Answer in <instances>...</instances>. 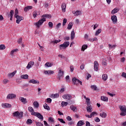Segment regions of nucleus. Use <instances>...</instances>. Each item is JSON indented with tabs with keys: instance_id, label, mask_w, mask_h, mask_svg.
Wrapping results in <instances>:
<instances>
[{
	"instance_id": "f257e3e1",
	"label": "nucleus",
	"mask_w": 126,
	"mask_h": 126,
	"mask_svg": "<svg viewBox=\"0 0 126 126\" xmlns=\"http://www.w3.org/2000/svg\"><path fill=\"white\" fill-rule=\"evenodd\" d=\"M119 108L120 110V116H123L125 117L126 116V105H122L120 106Z\"/></svg>"
},
{
	"instance_id": "f03ea898",
	"label": "nucleus",
	"mask_w": 126,
	"mask_h": 126,
	"mask_svg": "<svg viewBox=\"0 0 126 126\" xmlns=\"http://www.w3.org/2000/svg\"><path fill=\"white\" fill-rule=\"evenodd\" d=\"M46 21V18H43L42 19L39 20L38 22H36L34 25H35L36 27H37V28H39L40 26L44 23Z\"/></svg>"
},
{
	"instance_id": "7ed1b4c3",
	"label": "nucleus",
	"mask_w": 126,
	"mask_h": 126,
	"mask_svg": "<svg viewBox=\"0 0 126 126\" xmlns=\"http://www.w3.org/2000/svg\"><path fill=\"white\" fill-rule=\"evenodd\" d=\"M32 116H35V117H38V118L40 120L41 122H43V121H44V117H43V115H42L40 113H33L32 114Z\"/></svg>"
},
{
	"instance_id": "20e7f679",
	"label": "nucleus",
	"mask_w": 126,
	"mask_h": 126,
	"mask_svg": "<svg viewBox=\"0 0 126 126\" xmlns=\"http://www.w3.org/2000/svg\"><path fill=\"white\" fill-rule=\"evenodd\" d=\"M69 46V42L66 41L64 42L63 44H61L59 46V47L61 50H64L66 48H67Z\"/></svg>"
},
{
	"instance_id": "39448f33",
	"label": "nucleus",
	"mask_w": 126,
	"mask_h": 126,
	"mask_svg": "<svg viewBox=\"0 0 126 126\" xmlns=\"http://www.w3.org/2000/svg\"><path fill=\"white\" fill-rule=\"evenodd\" d=\"M72 82H73L74 84L75 85H77L78 83H80L81 85H82V82L80 81L79 80L76 79V78L74 77L72 79Z\"/></svg>"
},
{
	"instance_id": "423d86ee",
	"label": "nucleus",
	"mask_w": 126,
	"mask_h": 126,
	"mask_svg": "<svg viewBox=\"0 0 126 126\" xmlns=\"http://www.w3.org/2000/svg\"><path fill=\"white\" fill-rule=\"evenodd\" d=\"M16 98V94H7V99H12Z\"/></svg>"
},
{
	"instance_id": "0eeeda50",
	"label": "nucleus",
	"mask_w": 126,
	"mask_h": 126,
	"mask_svg": "<svg viewBox=\"0 0 126 126\" xmlns=\"http://www.w3.org/2000/svg\"><path fill=\"white\" fill-rule=\"evenodd\" d=\"M15 17L17 19L16 23H17V24H19V23H20V21H21V20H23V19H24L23 17L20 16L19 15L16 16Z\"/></svg>"
},
{
	"instance_id": "6e6552de",
	"label": "nucleus",
	"mask_w": 126,
	"mask_h": 126,
	"mask_svg": "<svg viewBox=\"0 0 126 126\" xmlns=\"http://www.w3.org/2000/svg\"><path fill=\"white\" fill-rule=\"evenodd\" d=\"M1 106L2 108H4L5 109H9V108H11V104L9 103H2Z\"/></svg>"
},
{
	"instance_id": "1a4fd4ad",
	"label": "nucleus",
	"mask_w": 126,
	"mask_h": 126,
	"mask_svg": "<svg viewBox=\"0 0 126 126\" xmlns=\"http://www.w3.org/2000/svg\"><path fill=\"white\" fill-rule=\"evenodd\" d=\"M111 20L113 23V24H117V22H118V18H117V16L113 15L111 16Z\"/></svg>"
},
{
	"instance_id": "9d476101",
	"label": "nucleus",
	"mask_w": 126,
	"mask_h": 126,
	"mask_svg": "<svg viewBox=\"0 0 126 126\" xmlns=\"http://www.w3.org/2000/svg\"><path fill=\"white\" fill-rule=\"evenodd\" d=\"M41 14V12L40 11H34L32 14V16L34 18H36L38 15Z\"/></svg>"
},
{
	"instance_id": "9b49d317",
	"label": "nucleus",
	"mask_w": 126,
	"mask_h": 126,
	"mask_svg": "<svg viewBox=\"0 0 126 126\" xmlns=\"http://www.w3.org/2000/svg\"><path fill=\"white\" fill-rule=\"evenodd\" d=\"M99 64L98 63V62L95 61L94 62V69L95 71H98L99 70Z\"/></svg>"
},
{
	"instance_id": "f8f14e48",
	"label": "nucleus",
	"mask_w": 126,
	"mask_h": 126,
	"mask_svg": "<svg viewBox=\"0 0 126 126\" xmlns=\"http://www.w3.org/2000/svg\"><path fill=\"white\" fill-rule=\"evenodd\" d=\"M33 65H34V62L30 61L28 64V65L27 66L26 68L28 69H30L31 67H33Z\"/></svg>"
},
{
	"instance_id": "ddd939ff",
	"label": "nucleus",
	"mask_w": 126,
	"mask_h": 126,
	"mask_svg": "<svg viewBox=\"0 0 126 126\" xmlns=\"http://www.w3.org/2000/svg\"><path fill=\"white\" fill-rule=\"evenodd\" d=\"M63 99H66L67 100H70V99H71L72 98V96L71 95L67 94L63 95Z\"/></svg>"
},
{
	"instance_id": "4468645a",
	"label": "nucleus",
	"mask_w": 126,
	"mask_h": 126,
	"mask_svg": "<svg viewBox=\"0 0 126 126\" xmlns=\"http://www.w3.org/2000/svg\"><path fill=\"white\" fill-rule=\"evenodd\" d=\"M54 71L53 70H44V73L47 74V75H51V74H54Z\"/></svg>"
},
{
	"instance_id": "2eb2a0df",
	"label": "nucleus",
	"mask_w": 126,
	"mask_h": 126,
	"mask_svg": "<svg viewBox=\"0 0 126 126\" xmlns=\"http://www.w3.org/2000/svg\"><path fill=\"white\" fill-rule=\"evenodd\" d=\"M61 7L62 11L63 12H65V9L66 8V4H65V3H63L61 5Z\"/></svg>"
},
{
	"instance_id": "dca6fc26",
	"label": "nucleus",
	"mask_w": 126,
	"mask_h": 126,
	"mask_svg": "<svg viewBox=\"0 0 126 126\" xmlns=\"http://www.w3.org/2000/svg\"><path fill=\"white\" fill-rule=\"evenodd\" d=\"M16 72H17V71L16 70L12 73H8L7 74L8 77H10L11 78H12V77H13V76H14V75H15V74L16 73Z\"/></svg>"
},
{
	"instance_id": "f3484780",
	"label": "nucleus",
	"mask_w": 126,
	"mask_h": 126,
	"mask_svg": "<svg viewBox=\"0 0 126 126\" xmlns=\"http://www.w3.org/2000/svg\"><path fill=\"white\" fill-rule=\"evenodd\" d=\"M63 71L62 70V69H60L58 72V77L59 79L62 77V76H63Z\"/></svg>"
},
{
	"instance_id": "a211bd4d",
	"label": "nucleus",
	"mask_w": 126,
	"mask_h": 126,
	"mask_svg": "<svg viewBox=\"0 0 126 126\" xmlns=\"http://www.w3.org/2000/svg\"><path fill=\"white\" fill-rule=\"evenodd\" d=\"M20 101L22 102V103L24 104H26L27 103V100L26 98H25L24 97H20Z\"/></svg>"
},
{
	"instance_id": "6ab92c4d",
	"label": "nucleus",
	"mask_w": 126,
	"mask_h": 126,
	"mask_svg": "<svg viewBox=\"0 0 126 126\" xmlns=\"http://www.w3.org/2000/svg\"><path fill=\"white\" fill-rule=\"evenodd\" d=\"M87 110L89 113H91L92 112V106L91 105H89L87 106Z\"/></svg>"
},
{
	"instance_id": "aec40b11",
	"label": "nucleus",
	"mask_w": 126,
	"mask_h": 126,
	"mask_svg": "<svg viewBox=\"0 0 126 126\" xmlns=\"http://www.w3.org/2000/svg\"><path fill=\"white\" fill-rule=\"evenodd\" d=\"M33 8V7L32 6H28L24 8V11L25 12H27V11L30 10V9H32Z\"/></svg>"
},
{
	"instance_id": "412c9836",
	"label": "nucleus",
	"mask_w": 126,
	"mask_h": 126,
	"mask_svg": "<svg viewBox=\"0 0 126 126\" xmlns=\"http://www.w3.org/2000/svg\"><path fill=\"white\" fill-rule=\"evenodd\" d=\"M54 65V63H49L47 62L45 64V66L46 67H51V66H53Z\"/></svg>"
},
{
	"instance_id": "4be33fe9",
	"label": "nucleus",
	"mask_w": 126,
	"mask_h": 126,
	"mask_svg": "<svg viewBox=\"0 0 126 126\" xmlns=\"http://www.w3.org/2000/svg\"><path fill=\"white\" fill-rule=\"evenodd\" d=\"M13 14H14V11L11 10L10 12V15H8V17H10V20H12Z\"/></svg>"
},
{
	"instance_id": "5701e85b",
	"label": "nucleus",
	"mask_w": 126,
	"mask_h": 126,
	"mask_svg": "<svg viewBox=\"0 0 126 126\" xmlns=\"http://www.w3.org/2000/svg\"><path fill=\"white\" fill-rule=\"evenodd\" d=\"M29 83H32V84H36V83H39L38 81L35 79H32L29 81Z\"/></svg>"
},
{
	"instance_id": "b1692460",
	"label": "nucleus",
	"mask_w": 126,
	"mask_h": 126,
	"mask_svg": "<svg viewBox=\"0 0 126 126\" xmlns=\"http://www.w3.org/2000/svg\"><path fill=\"white\" fill-rule=\"evenodd\" d=\"M120 8H115L112 11L111 13L112 14H115V13H117L118 11H119Z\"/></svg>"
},
{
	"instance_id": "393cba45",
	"label": "nucleus",
	"mask_w": 126,
	"mask_h": 126,
	"mask_svg": "<svg viewBox=\"0 0 126 126\" xmlns=\"http://www.w3.org/2000/svg\"><path fill=\"white\" fill-rule=\"evenodd\" d=\"M28 110H29V112H30V113H31L32 116L33 113H36V112H34V109H33V107H32L31 106L29 107Z\"/></svg>"
},
{
	"instance_id": "a878e982",
	"label": "nucleus",
	"mask_w": 126,
	"mask_h": 126,
	"mask_svg": "<svg viewBox=\"0 0 126 126\" xmlns=\"http://www.w3.org/2000/svg\"><path fill=\"white\" fill-rule=\"evenodd\" d=\"M72 26H73V23L70 22L68 25L67 29H68V30H70V29H71V28H72Z\"/></svg>"
},
{
	"instance_id": "bb28decb",
	"label": "nucleus",
	"mask_w": 126,
	"mask_h": 126,
	"mask_svg": "<svg viewBox=\"0 0 126 126\" xmlns=\"http://www.w3.org/2000/svg\"><path fill=\"white\" fill-rule=\"evenodd\" d=\"M100 99L102 101H104V102H108V99L107 96H101Z\"/></svg>"
},
{
	"instance_id": "cd10ccee",
	"label": "nucleus",
	"mask_w": 126,
	"mask_h": 126,
	"mask_svg": "<svg viewBox=\"0 0 126 126\" xmlns=\"http://www.w3.org/2000/svg\"><path fill=\"white\" fill-rule=\"evenodd\" d=\"M102 77L103 80H104V81H106V80L108 79V75H107L106 74H103L102 75Z\"/></svg>"
},
{
	"instance_id": "c85d7f7f",
	"label": "nucleus",
	"mask_w": 126,
	"mask_h": 126,
	"mask_svg": "<svg viewBox=\"0 0 126 126\" xmlns=\"http://www.w3.org/2000/svg\"><path fill=\"white\" fill-rule=\"evenodd\" d=\"M75 37V33L74 32V31H72L71 32V39L73 40Z\"/></svg>"
},
{
	"instance_id": "c756f323",
	"label": "nucleus",
	"mask_w": 126,
	"mask_h": 126,
	"mask_svg": "<svg viewBox=\"0 0 126 126\" xmlns=\"http://www.w3.org/2000/svg\"><path fill=\"white\" fill-rule=\"evenodd\" d=\"M83 125H84V122L83 121H79L77 124V126H82Z\"/></svg>"
},
{
	"instance_id": "7c9ffc66",
	"label": "nucleus",
	"mask_w": 126,
	"mask_h": 126,
	"mask_svg": "<svg viewBox=\"0 0 126 126\" xmlns=\"http://www.w3.org/2000/svg\"><path fill=\"white\" fill-rule=\"evenodd\" d=\"M59 97H60L59 94H52L51 95V98H59Z\"/></svg>"
},
{
	"instance_id": "2f4dec72",
	"label": "nucleus",
	"mask_w": 126,
	"mask_h": 126,
	"mask_svg": "<svg viewBox=\"0 0 126 126\" xmlns=\"http://www.w3.org/2000/svg\"><path fill=\"white\" fill-rule=\"evenodd\" d=\"M102 32V30L101 29H99L98 30H97L95 32V33L94 34V36H98L100 33Z\"/></svg>"
},
{
	"instance_id": "473e14b6",
	"label": "nucleus",
	"mask_w": 126,
	"mask_h": 126,
	"mask_svg": "<svg viewBox=\"0 0 126 126\" xmlns=\"http://www.w3.org/2000/svg\"><path fill=\"white\" fill-rule=\"evenodd\" d=\"M29 76L27 74L22 75L21 76L22 79H28Z\"/></svg>"
},
{
	"instance_id": "72a5a7b5",
	"label": "nucleus",
	"mask_w": 126,
	"mask_h": 126,
	"mask_svg": "<svg viewBox=\"0 0 126 126\" xmlns=\"http://www.w3.org/2000/svg\"><path fill=\"white\" fill-rule=\"evenodd\" d=\"M73 14H74L75 16H78V15H80V14H81V12L80 11L77 10L73 13Z\"/></svg>"
},
{
	"instance_id": "f704fd0d",
	"label": "nucleus",
	"mask_w": 126,
	"mask_h": 126,
	"mask_svg": "<svg viewBox=\"0 0 126 126\" xmlns=\"http://www.w3.org/2000/svg\"><path fill=\"white\" fill-rule=\"evenodd\" d=\"M91 88H92V89H94V91H98V90H99L97 89V87L95 85H92L91 86Z\"/></svg>"
},
{
	"instance_id": "c9c22d12",
	"label": "nucleus",
	"mask_w": 126,
	"mask_h": 126,
	"mask_svg": "<svg viewBox=\"0 0 126 126\" xmlns=\"http://www.w3.org/2000/svg\"><path fill=\"white\" fill-rule=\"evenodd\" d=\"M13 117H16L19 118V112L16 111L13 113Z\"/></svg>"
},
{
	"instance_id": "e433bc0d",
	"label": "nucleus",
	"mask_w": 126,
	"mask_h": 126,
	"mask_svg": "<svg viewBox=\"0 0 126 126\" xmlns=\"http://www.w3.org/2000/svg\"><path fill=\"white\" fill-rule=\"evenodd\" d=\"M44 108L46 110H47L48 111H50V107L48 106V104L46 103H45L43 105Z\"/></svg>"
},
{
	"instance_id": "4c0bfd02",
	"label": "nucleus",
	"mask_w": 126,
	"mask_h": 126,
	"mask_svg": "<svg viewBox=\"0 0 126 126\" xmlns=\"http://www.w3.org/2000/svg\"><path fill=\"white\" fill-rule=\"evenodd\" d=\"M99 116H100L101 118H106V117H107V113L102 112V113H100Z\"/></svg>"
},
{
	"instance_id": "58836bf2",
	"label": "nucleus",
	"mask_w": 126,
	"mask_h": 126,
	"mask_svg": "<svg viewBox=\"0 0 126 126\" xmlns=\"http://www.w3.org/2000/svg\"><path fill=\"white\" fill-rule=\"evenodd\" d=\"M62 107H64V106H67L68 105V103L65 101H62L61 103Z\"/></svg>"
},
{
	"instance_id": "ea45409f",
	"label": "nucleus",
	"mask_w": 126,
	"mask_h": 126,
	"mask_svg": "<svg viewBox=\"0 0 126 126\" xmlns=\"http://www.w3.org/2000/svg\"><path fill=\"white\" fill-rule=\"evenodd\" d=\"M42 17H46V18H52V15L49 14H44L42 16Z\"/></svg>"
},
{
	"instance_id": "a19ab883",
	"label": "nucleus",
	"mask_w": 126,
	"mask_h": 126,
	"mask_svg": "<svg viewBox=\"0 0 126 126\" xmlns=\"http://www.w3.org/2000/svg\"><path fill=\"white\" fill-rule=\"evenodd\" d=\"M33 106L34 108H38L39 107V103L37 101H34L33 102Z\"/></svg>"
},
{
	"instance_id": "79ce46f5",
	"label": "nucleus",
	"mask_w": 126,
	"mask_h": 126,
	"mask_svg": "<svg viewBox=\"0 0 126 126\" xmlns=\"http://www.w3.org/2000/svg\"><path fill=\"white\" fill-rule=\"evenodd\" d=\"M70 109H71L72 110V111H73V112H75V111H76V110H77L76 106H70Z\"/></svg>"
},
{
	"instance_id": "37998d69",
	"label": "nucleus",
	"mask_w": 126,
	"mask_h": 126,
	"mask_svg": "<svg viewBox=\"0 0 126 126\" xmlns=\"http://www.w3.org/2000/svg\"><path fill=\"white\" fill-rule=\"evenodd\" d=\"M88 46L87 45L84 44L82 47V51H85L87 49Z\"/></svg>"
},
{
	"instance_id": "c03bdc74",
	"label": "nucleus",
	"mask_w": 126,
	"mask_h": 126,
	"mask_svg": "<svg viewBox=\"0 0 126 126\" xmlns=\"http://www.w3.org/2000/svg\"><path fill=\"white\" fill-rule=\"evenodd\" d=\"M33 123V121L31 119H29L27 121V125H31Z\"/></svg>"
},
{
	"instance_id": "a18cd8bd",
	"label": "nucleus",
	"mask_w": 126,
	"mask_h": 126,
	"mask_svg": "<svg viewBox=\"0 0 126 126\" xmlns=\"http://www.w3.org/2000/svg\"><path fill=\"white\" fill-rule=\"evenodd\" d=\"M35 124L36 126H44V125H43L42 123L40 122H35Z\"/></svg>"
},
{
	"instance_id": "49530a36",
	"label": "nucleus",
	"mask_w": 126,
	"mask_h": 126,
	"mask_svg": "<svg viewBox=\"0 0 126 126\" xmlns=\"http://www.w3.org/2000/svg\"><path fill=\"white\" fill-rule=\"evenodd\" d=\"M18 49H14L11 51L10 54L11 55V56H13V54H14L15 52H18Z\"/></svg>"
},
{
	"instance_id": "de8ad7c7",
	"label": "nucleus",
	"mask_w": 126,
	"mask_h": 126,
	"mask_svg": "<svg viewBox=\"0 0 126 126\" xmlns=\"http://www.w3.org/2000/svg\"><path fill=\"white\" fill-rule=\"evenodd\" d=\"M67 22V19H66V18L63 19V26H64V25H65V24H66Z\"/></svg>"
},
{
	"instance_id": "09e8293b",
	"label": "nucleus",
	"mask_w": 126,
	"mask_h": 126,
	"mask_svg": "<svg viewBox=\"0 0 126 126\" xmlns=\"http://www.w3.org/2000/svg\"><path fill=\"white\" fill-rule=\"evenodd\" d=\"M8 82H9V81L7 79H4L2 81V83H3V84H6V83H8Z\"/></svg>"
},
{
	"instance_id": "8fccbe9b",
	"label": "nucleus",
	"mask_w": 126,
	"mask_h": 126,
	"mask_svg": "<svg viewBox=\"0 0 126 126\" xmlns=\"http://www.w3.org/2000/svg\"><path fill=\"white\" fill-rule=\"evenodd\" d=\"M108 47L109 49H114L116 48V45H112L111 44H108Z\"/></svg>"
},
{
	"instance_id": "3c124183",
	"label": "nucleus",
	"mask_w": 126,
	"mask_h": 126,
	"mask_svg": "<svg viewBox=\"0 0 126 126\" xmlns=\"http://www.w3.org/2000/svg\"><path fill=\"white\" fill-rule=\"evenodd\" d=\"M4 49H5V45L1 44L0 45V50H4Z\"/></svg>"
},
{
	"instance_id": "603ef678",
	"label": "nucleus",
	"mask_w": 126,
	"mask_h": 126,
	"mask_svg": "<svg viewBox=\"0 0 126 126\" xmlns=\"http://www.w3.org/2000/svg\"><path fill=\"white\" fill-rule=\"evenodd\" d=\"M61 41L62 40H61L60 39L55 40L52 41V43H54V44H58V43H60V42H61Z\"/></svg>"
},
{
	"instance_id": "864d4df0",
	"label": "nucleus",
	"mask_w": 126,
	"mask_h": 126,
	"mask_svg": "<svg viewBox=\"0 0 126 126\" xmlns=\"http://www.w3.org/2000/svg\"><path fill=\"white\" fill-rule=\"evenodd\" d=\"M86 100V102L87 103V105H90V98H88Z\"/></svg>"
},
{
	"instance_id": "5fc2aeb1",
	"label": "nucleus",
	"mask_w": 126,
	"mask_h": 126,
	"mask_svg": "<svg viewBox=\"0 0 126 126\" xmlns=\"http://www.w3.org/2000/svg\"><path fill=\"white\" fill-rule=\"evenodd\" d=\"M58 121H59V122H60V123H62V124H65V122H64V121H63V119L59 118Z\"/></svg>"
},
{
	"instance_id": "6e6d98bb",
	"label": "nucleus",
	"mask_w": 126,
	"mask_h": 126,
	"mask_svg": "<svg viewBox=\"0 0 126 126\" xmlns=\"http://www.w3.org/2000/svg\"><path fill=\"white\" fill-rule=\"evenodd\" d=\"M48 25H49V27H50V28H52L53 26H54V24H53L52 22H49L48 23Z\"/></svg>"
},
{
	"instance_id": "4d7b16f0",
	"label": "nucleus",
	"mask_w": 126,
	"mask_h": 126,
	"mask_svg": "<svg viewBox=\"0 0 126 126\" xmlns=\"http://www.w3.org/2000/svg\"><path fill=\"white\" fill-rule=\"evenodd\" d=\"M94 121L96 123H99L100 119L98 117L94 118Z\"/></svg>"
},
{
	"instance_id": "13d9d810",
	"label": "nucleus",
	"mask_w": 126,
	"mask_h": 126,
	"mask_svg": "<svg viewBox=\"0 0 126 126\" xmlns=\"http://www.w3.org/2000/svg\"><path fill=\"white\" fill-rule=\"evenodd\" d=\"M48 121L50 122V123H53L54 122V119H53L52 117H49Z\"/></svg>"
},
{
	"instance_id": "bf43d9fd",
	"label": "nucleus",
	"mask_w": 126,
	"mask_h": 126,
	"mask_svg": "<svg viewBox=\"0 0 126 126\" xmlns=\"http://www.w3.org/2000/svg\"><path fill=\"white\" fill-rule=\"evenodd\" d=\"M23 117V112H21L19 113V118L21 119Z\"/></svg>"
},
{
	"instance_id": "052dcab7",
	"label": "nucleus",
	"mask_w": 126,
	"mask_h": 126,
	"mask_svg": "<svg viewBox=\"0 0 126 126\" xmlns=\"http://www.w3.org/2000/svg\"><path fill=\"white\" fill-rule=\"evenodd\" d=\"M17 14H18V10H17V9H16L15 10V15H14L15 17V16H18V15Z\"/></svg>"
},
{
	"instance_id": "680f3d73",
	"label": "nucleus",
	"mask_w": 126,
	"mask_h": 126,
	"mask_svg": "<svg viewBox=\"0 0 126 126\" xmlns=\"http://www.w3.org/2000/svg\"><path fill=\"white\" fill-rule=\"evenodd\" d=\"M61 25H62V23H59L58 24H57L56 25V29H59V28H60V27H61Z\"/></svg>"
},
{
	"instance_id": "e2e57ef3",
	"label": "nucleus",
	"mask_w": 126,
	"mask_h": 126,
	"mask_svg": "<svg viewBox=\"0 0 126 126\" xmlns=\"http://www.w3.org/2000/svg\"><path fill=\"white\" fill-rule=\"evenodd\" d=\"M121 76H122V77H124V78H126V72H123Z\"/></svg>"
},
{
	"instance_id": "0e129e2a",
	"label": "nucleus",
	"mask_w": 126,
	"mask_h": 126,
	"mask_svg": "<svg viewBox=\"0 0 126 126\" xmlns=\"http://www.w3.org/2000/svg\"><path fill=\"white\" fill-rule=\"evenodd\" d=\"M66 81H67L68 82H69V76L67 75L65 77Z\"/></svg>"
},
{
	"instance_id": "69168bd1",
	"label": "nucleus",
	"mask_w": 126,
	"mask_h": 126,
	"mask_svg": "<svg viewBox=\"0 0 126 126\" xmlns=\"http://www.w3.org/2000/svg\"><path fill=\"white\" fill-rule=\"evenodd\" d=\"M47 102H48V103H52V99H51V98H47Z\"/></svg>"
},
{
	"instance_id": "338daca9",
	"label": "nucleus",
	"mask_w": 126,
	"mask_h": 126,
	"mask_svg": "<svg viewBox=\"0 0 126 126\" xmlns=\"http://www.w3.org/2000/svg\"><path fill=\"white\" fill-rule=\"evenodd\" d=\"M43 123H44L45 126H50V125H49V124H48V123H47V122L46 121H44Z\"/></svg>"
},
{
	"instance_id": "774afa93",
	"label": "nucleus",
	"mask_w": 126,
	"mask_h": 126,
	"mask_svg": "<svg viewBox=\"0 0 126 126\" xmlns=\"http://www.w3.org/2000/svg\"><path fill=\"white\" fill-rule=\"evenodd\" d=\"M90 123L88 121L86 122V126H91Z\"/></svg>"
}]
</instances>
